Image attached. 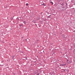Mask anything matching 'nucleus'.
I'll use <instances>...</instances> for the list:
<instances>
[{
  "mask_svg": "<svg viewBox=\"0 0 75 75\" xmlns=\"http://www.w3.org/2000/svg\"><path fill=\"white\" fill-rule=\"evenodd\" d=\"M38 75H39V74H38Z\"/></svg>",
  "mask_w": 75,
  "mask_h": 75,
  "instance_id": "nucleus-9",
  "label": "nucleus"
},
{
  "mask_svg": "<svg viewBox=\"0 0 75 75\" xmlns=\"http://www.w3.org/2000/svg\"><path fill=\"white\" fill-rule=\"evenodd\" d=\"M26 23V22L25 21H23V23H24V24H25Z\"/></svg>",
  "mask_w": 75,
  "mask_h": 75,
  "instance_id": "nucleus-3",
  "label": "nucleus"
},
{
  "mask_svg": "<svg viewBox=\"0 0 75 75\" xmlns=\"http://www.w3.org/2000/svg\"><path fill=\"white\" fill-rule=\"evenodd\" d=\"M37 57H38V56H37Z\"/></svg>",
  "mask_w": 75,
  "mask_h": 75,
  "instance_id": "nucleus-10",
  "label": "nucleus"
},
{
  "mask_svg": "<svg viewBox=\"0 0 75 75\" xmlns=\"http://www.w3.org/2000/svg\"><path fill=\"white\" fill-rule=\"evenodd\" d=\"M26 5L27 6H28V4H26Z\"/></svg>",
  "mask_w": 75,
  "mask_h": 75,
  "instance_id": "nucleus-6",
  "label": "nucleus"
},
{
  "mask_svg": "<svg viewBox=\"0 0 75 75\" xmlns=\"http://www.w3.org/2000/svg\"><path fill=\"white\" fill-rule=\"evenodd\" d=\"M50 3L51 4H52V5H53L54 4V3H53V2H51Z\"/></svg>",
  "mask_w": 75,
  "mask_h": 75,
  "instance_id": "nucleus-2",
  "label": "nucleus"
},
{
  "mask_svg": "<svg viewBox=\"0 0 75 75\" xmlns=\"http://www.w3.org/2000/svg\"><path fill=\"white\" fill-rule=\"evenodd\" d=\"M62 37H63V38H64V37H65V35H62Z\"/></svg>",
  "mask_w": 75,
  "mask_h": 75,
  "instance_id": "nucleus-4",
  "label": "nucleus"
},
{
  "mask_svg": "<svg viewBox=\"0 0 75 75\" xmlns=\"http://www.w3.org/2000/svg\"><path fill=\"white\" fill-rule=\"evenodd\" d=\"M23 25H20V27H21V26H23Z\"/></svg>",
  "mask_w": 75,
  "mask_h": 75,
  "instance_id": "nucleus-7",
  "label": "nucleus"
},
{
  "mask_svg": "<svg viewBox=\"0 0 75 75\" xmlns=\"http://www.w3.org/2000/svg\"><path fill=\"white\" fill-rule=\"evenodd\" d=\"M43 6H46V5L44 4H43Z\"/></svg>",
  "mask_w": 75,
  "mask_h": 75,
  "instance_id": "nucleus-5",
  "label": "nucleus"
},
{
  "mask_svg": "<svg viewBox=\"0 0 75 75\" xmlns=\"http://www.w3.org/2000/svg\"><path fill=\"white\" fill-rule=\"evenodd\" d=\"M66 64H62L61 65V66H65Z\"/></svg>",
  "mask_w": 75,
  "mask_h": 75,
  "instance_id": "nucleus-1",
  "label": "nucleus"
},
{
  "mask_svg": "<svg viewBox=\"0 0 75 75\" xmlns=\"http://www.w3.org/2000/svg\"><path fill=\"white\" fill-rule=\"evenodd\" d=\"M67 61H68V60H67Z\"/></svg>",
  "mask_w": 75,
  "mask_h": 75,
  "instance_id": "nucleus-8",
  "label": "nucleus"
}]
</instances>
